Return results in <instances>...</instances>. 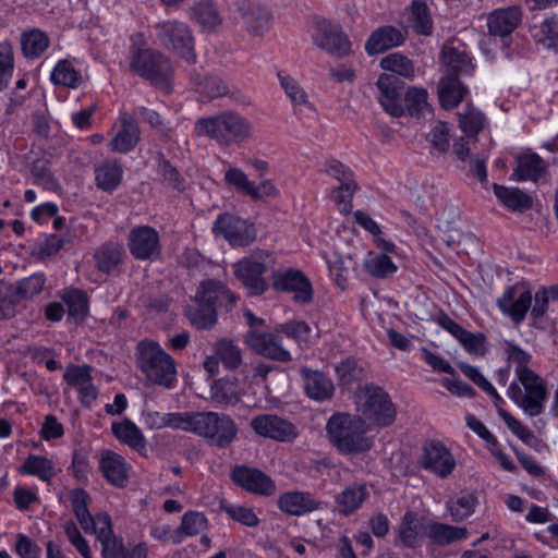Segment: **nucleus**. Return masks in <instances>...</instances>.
<instances>
[{
  "label": "nucleus",
  "instance_id": "nucleus-1",
  "mask_svg": "<svg viewBox=\"0 0 558 558\" xmlns=\"http://www.w3.org/2000/svg\"><path fill=\"white\" fill-rule=\"evenodd\" d=\"M326 430L332 446L343 454L366 452L373 446V439L366 436V425L357 415L336 413L329 417Z\"/></svg>",
  "mask_w": 558,
  "mask_h": 558
},
{
  "label": "nucleus",
  "instance_id": "nucleus-2",
  "mask_svg": "<svg viewBox=\"0 0 558 558\" xmlns=\"http://www.w3.org/2000/svg\"><path fill=\"white\" fill-rule=\"evenodd\" d=\"M194 132L205 136L220 146H229L245 142L252 137L251 122L234 111H223L219 114L198 119Z\"/></svg>",
  "mask_w": 558,
  "mask_h": 558
},
{
  "label": "nucleus",
  "instance_id": "nucleus-3",
  "mask_svg": "<svg viewBox=\"0 0 558 558\" xmlns=\"http://www.w3.org/2000/svg\"><path fill=\"white\" fill-rule=\"evenodd\" d=\"M136 364L148 383L165 389L173 388L177 383V366L159 343L153 340H142L136 345Z\"/></svg>",
  "mask_w": 558,
  "mask_h": 558
},
{
  "label": "nucleus",
  "instance_id": "nucleus-4",
  "mask_svg": "<svg viewBox=\"0 0 558 558\" xmlns=\"http://www.w3.org/2000/svg\"><path fill=\"white\" fill-rule=\"evenodd\" d=\"M128 65L131 73L156 87L170 90L173 68L170 59L160 51L151 48H132Z\"/></svg>",
  "mask_w": 558,
  "mask_h": 558
},
{
  "label": "nucleus",
  "instance_id": "nucleus-5",
  "mask_svg": "<svg viewBox=\"0 0 558 558\" xmlns=\"http://www.w3.org/2000/svg\"><path fill=\"white\" fill-rule=\"evenodd\" d=\"M356 411L368 427L390 426L397 417V408L389 395L378 386H365L356 397Z\"/></svg>",
  "mask_w": 558,
  "mask_h": 558
},
{
  "label": "nucleus",
  "instance_id": "nucleus-6",
  "mask_svg": "<svg viewBox=\"0 0 558 558\" xmlns=\"http://www.w3.org/2000/svg\"><path fill=\"white\" fill-rule=\"evenodd\" d=\"M507 397L529 416H538L544 412L547 399L545 380L535 372L515 377L508 389Z\"/></svg>",
  "mask_w": 558,
  "mask_h": 558
},
{
  "label": "nucleus",
  "instance_id": "nucleus-7",
  "mask_svg": "<svg viewBox=\"0 0 558 558\" xmlns=\"http://www.w3.org/2000/svg\"><path fill=\"white\" fill-rule=\"evenodd\" d=\"M274 257L267 251H255L235 262L232 266L234 277L251 295H260L268 290L264 274L272 268Z\"/></svg>",
  "mask_w": 558,
  "mask_h": 558
},
{
  "label": "nucleus",
  "instance_id": "nucleus-8",
  "mask_svg": "<svg viewBox=\"0 0 558 558\" xmlns=\"http://www.w3.org/2000/svg\"><path fill=\"white\" fill-rule=\"evenodd\" d=\"M239 427L235 421L221 412H199L196 435L209 445L227 448L238 438Z\"/></svg>",
  "mask_w": 558,
  "mask_h": 558
},
{
  "label": "nucleus",
  "instance_id": "nucleus-9",
  "mask_svg": "<svg viewBox=\"0 0 558 558\" xmlns=\"http://www.w3.org/2000/svg\"><path fill=\"white\" fill-rule=\"evenodd\" d=\"M155 32L165 48L172 50L190 63L195 62L194 37L184 22L175 20L161 22L155 25Z\"/></svg>",
  "mask_w": 558,
  "mask_h": 558
},
{
  "label": "nucleus",
  "instance_id": "nucleus-10",
  "mask_svg": "<svg viewBox=\"0 0 558 558\" xmlns=\"http://www.w3.org/2000/svg\"><path fill=\"white\" fill-rule=\"evenodd\" d=\"M313 44L326 52L342 58L351 53V41L340 24L316 17L311 28Z\"/></svg>",
  "mask_w": 558,
  "mask_h": 558
},
{
  "label": "nucleus",
  "instance_id": "nucleus-11",
  "mask_svg": "<svg viewBox=\"0 0 558 558\" xmlns=\"http://www.w3.org/2000/svg\"><path fill=\"white\" fill-rule=\"evenodd\" d=\"M533 295L524 282L506 288L504 293L497 299L496 304L500 312L510 317L515 324H521L532 305Z\"/></svg>",
  "mask_w": 558,
  "mask_h": 558
},
{
  "label": "nucleus",
  "instance_id": "nucleus-12",
  "mask_svg": "<svg viewBox=\"0 0 558 558\" xmlns=\"http://www.w3.org/2000/svg\"><path fill=\"white\" fill-rule=\"evenodd\" d=\"M128 248L136 260H156L161 255L160 236L150 226H136L130 230Z\"/></svg>",
  "mask_w": 558,
  "mask_h": 558
},
{
  "label": "nucleus",
  "instance_id": "nucleus-13",
  "mask_svg": "<svg viewBox=\"0 0 558 558\" xmlns=\"http://www.w3.org/2000/svg\"><path fill=\"white\" fill-rule=\"evenodd\" d=\"M214 231L221 234L231 246H246L256 239L254 225L231 214L219 215Z\"/></svg>",
  "mask_w": 558,
  "mask_h": 558
},
{
  "label": "nucleus",
  "instance_id": "nucleus-14",
  "mask_svg": "<svg viewBox=\"0 0 558 558\" xmlns=\"http://www.w3.org/2000/svg\"><path fill=\"white\" fill-rule=\"evenodd\" d=\"M250 426L259 437L279 442L292 441L298 436L296 427L276 414L256 415L252 417Z\"/></svg>",
  "mask_w": 558,
  "mask_h": 558
},
{
  "label": "nucleus",
  "instance_id": "nucleus-15",
  "mask_svg": "<svg viewBox=\"0 0 558 558\" xmlns=\"http://www.w3.org/2000/svg\"><path fill=\"white\" fill-rule=\"evenodd\" d=\"M272 287L276 291L292 292L296 303L305 304L312 301L313 290L307 277L300 270L288 268L272 272Z\"/></svg>",
  "mask_w": 558,
  "mask_h": 558
},
{
  "label": "nucleus",
  "instance_id": "nucleus-16",
  "mask_svg": "<svg viewBox=\"0 0 558 558\" xmlns=\"http://www.w3.org/2000/svg\"><path fill=\"white\" fill-rule=\"evenodd\" d=\"M63 380L78 393V401L84 408H90L98 398V388L93 384L89 365L70 364L63 373Z\"/></svg>",
  "mask_w": 558,
  "mask_h": 558
},
{
  "label": "nucleus",
  "instance_id": "nucleus-17",
  "mask_svg": "<svg viewBox=\"0 0 558 558\" xmlns=\"http://www.w3.org/2000/svg\"><path fill=\"white\" fill-rule=\"evenodd\" d=\"M225 182L255 201L274 197L278 193L271 181L263 180L256 185L242 169L236 167H231L226 171Z\"/></svg>",
  "mask_w": 558,
  "mask_h": 558
},
{
  "label": "nucleus",
  "instance_id": "nucleus-18",
  "mask_svg": "<svg viewBox=\"0 0 558 558\" xmlns=\"http://www.w3.org/2000/svg\"><path fill=\"white\" fill-rule=\"evenodd\" d=\"M277 506L281 512L288 515L302 517L324 509L326 504L316 499L310 492L290 490L278 497Z\"/></svg>",
  "mask_w": 558,
  "mask_h": 558
},
{
  "label": "nucleus",
  "instance_id": "nucleus-19",
  "mask_svg": "<svg viewBox=\"0 0 558 558\" xmlns=\"http://www.w3.org/2000/svg\"><path fill=\"white\" fill-rule=\"evenodd\" d=\"M246 343L259 355L279 362H290L291 353L283 348L281 339L270 332L250 330L246 333Z\"/></svg>",
  "mask_w": 558,
  "mask_h": 558
},
{
  "label": "nucleus",
  "instance_id": "nucleus-20",
  "mask_svg": "<svg viewBox=\"0 0 558 558\" xmlns=\"http://www.w3.org/2000/svg\"><path fill=\"white\" fill-rule=\"evenodd\" d=\"M232 481L247 492L270 496L276 493L275 482L264 472L248 466H236L231 473Z\"/></svg>",
  "mask_w": 558,
  "mask_h": 558
},
{
  "label": "nucleus",
  "instance_id": "nucleus-21",
  "mask_svg": "<svg viewBox=\"0 0 558 558\" xmlns=\"http://www.w3.org/2000/svg\"><path fill=\"white\" fill-rule=\"evenodd\" d=\"M422 466L439 477L445 478L454 470L456 460L444 445L432 441L424 446Z\"/></svg>",
  "mask_w": 558,
  "mask_h": 558
},
{
  "label": "nucleus",
  "instance_id": "nucleus-22",
  "mask_svg": "<svg viewBox=\"0 0 558 558\" xmlns=\"http://www.w3.org/2000/svg\"><path fill=\"white\" fill-rule=\"evenodd\" d=\"M438 324L441 328L448 331L452 337H454L464 350L477 356H482L485 354V344L486 337L482 332H471L468 331L464 327L459 325L448 315H441L438 318Z\"/></svg>",
  "mask_w": 558,
  "mask_h": 558
},
{
  "label": "nucleus",
  "instance_id": "nucleus-23",
  "mask_svg": "<svg viewBox=\"0 0 558 558\" xmlns=\"http://www.w3.org/2000/svg\"><path fill=\"white\" fill-rule=\"evenodd\" d=\"M427 523L424 517L414 511H407L398 526V539L408 548L421 546L424 537H427Z\"/></svg>",
  "mask_w": 558,
  "mask_h": 558
},
{
  "label": "nucleus",
  "instance_id": "nucleus-24",
  "mask_svg": "<svg viewBox=\"0 0 558 558\" xmlns=\"http://www.w3.org/2000/svg\"><path fill=\"white\" fill-rule=\"evenodd\" d=\"M441 61L448 72L454 75L471 76L475 70L472 58L460 41H451L444 46Z\"/></svg>",
  "mask_w": 558,
  "mask_h": 558
},
{
  "label": "nucleus",
  "instance_id": "nucleus-25",
  "mask_svg": "<svg viewBox=\"0 0 558 558\" xmlns=\"http://www.w3.org/2000/svg\"><path fill=\"white\" fill-rule=\"evenodd\" d=\"M236 296L221 281L215 279L204 280L196 292L195 301L198 305L228 306L235 302Z\"/></svg>",
  "mask_w": 558,
  "mask_h": 558
},
{
  "label": "nucleus",
  "instance_id": "nucleus-26",
  "mask_svg": "<svg viewBox=\"0 0 558 558\" xmlns=\"http://www.w3.org/2000/svg\"><path fill=\"white\" fill-rule=\"evenodd\" d=\"M379 95L378 100L386 112L392 117H401L404 109L401 100L400 82L390 74H381L376 83Z\"/></svg>",
  "mask_w": 558,
  "mask_h": 558
},
{
  "label": "nucleus",
  "instance_id": "nucleus-27",
  "mask_svg": "<svg viewBox=\"0 0 558 558\" xmlns=\"http://www.w3.org/2000/svg\"><path fill=\"white\" fill-rule=\"evenodd\" d=\"M96 522L95 530H90L88 533L95 534L100 542L102 557L120 558L123 554V543L112 531L110 515L105 512L98 513Z\"/></svg>",
  "mask_w": 558,
  "mask_h": 558
},
{
  "label": "nucleus",
  "instance_id": "nucleus-28",
  "mask_svg": "<svg viewBox=\"0 0 558 558\" xmlns=\"http://www.w3.org/2000/svg\"><path fill=\"white\" fill-rule=\"evenodd\" d=\"M300 375L303 381L304 391L308 398L315 401L331 399L335 392V386L332 380L323 372L302 367L300 369Z\"/></svg>",
  "mask_w": 558,
  "mask_h": 558
},
{
  "label": "nucleus",
  "instance_id": "nucleus-29",
  "mask_svg": "<svg viewBox=\"0 0 558 558\" xmlns=\"http://www.w3.org/2000/svg\"><path fill=\"white\" fill-rule=\"evenodd\" d=\"M243 25L252 35H263L269 26L270 14L254 1H242L238 7Z\"/></svg>",
  "mask_w": 558,
  "mask_h": 558
},
{
  "label": "nucleus",
  "instance_id": "nucleus-30",
  "mask_svg": "<svg viewBox=\"0 0 558 558\" xmlns=\"http://www.w3.org/2000/svg\"><path fill=\"white\" fill-rule=\"evenodd\" d=\"M99 469L102 476L111 484L123 487L128 483V463L119 453L105 450L100 454Z\"/></svg>",
  "mask_w": 558,
  "mask_h": 558
},
{
  "label": "nucleus",
  "instance_id": "nucleus-31",
  "mask_svg": "<svg viewBox=\"0 0 558 558\" xmlns=\"http://www.w3.org/2000/svg\"><path fill=\"white\" fill-rule=\"evenodd\" d=\"M404 33L393 26L387 25L374 31L365 44V50L369 56L381 53L403 44Z\"/></svg>",
  "mask_w": 558,
  "mask_h": 558
},
{
  "label": "nucleus",
  "instance_id": "nucleus-32",
  "mask_svg": "<svg viewBox=\"0 0 558 558\" xmlns=\"http://www.w3.org/2000/svg\"><path fill=\"white\" fill-rule=\"evenodd\" d=\"M522 20L519 7H508L493 11L487 20L489 33L495 36H507L512 33Z\"/></svg>",
  "mask_w": 558,
  "mask_h": 558
},
{
  "label": "nucleus",
  "instance_id": "nucleus-33",
  "mask_svg": "<svg viewBox=\"0 0 558 558\" xmlns=\"http://www.w3.org/2000/svg\"><path fill=\"white\" fill-rule=\"evenodd\" d=\"M141 131L134 117L124 113L121 118V130L109 142V148L114 153L131 151L140 142Z\"/></svg>",
  "mask_w": 558,
  "mask_h": 558
},
{
  "label": "nucleus",
  "instance_id": "nucleus-34",
  "mask_svg": "<svg viewBox=\"0 0 558 558\" xmlns=\"http://www.w3.org/2000/svg\"><path fill=\"white\" fill-rule=\"evenodd\" d=\"M483 391H485L489 397H492L495 407L497 408L499 416L502 418L507 427L520 440H522L526 445H531L535 439L533 432L521 423L517 417L511 415L509 412L504 410L502 405L505 404V400L497 392L495 387L489 384Z\"/></svg>",
  "mask_w": 558,
  "mask_h": 558
},
{
  "label": "nucleus",
  "instance_id": "nucleus-35",
  "mask_svg": "<svg viewBox=\"0 0 558 558\" xmlns=\"http://www.w3.org/2000/svg\"><path fill=\"white\" fill-rule=\"evenodd\" d=\"M368 496L365 484L353 483L336 495L335 504L341 514L350 515L361 508Z\"/></svg>",
  "mask_w": 558,
  "mask_h": 558
},
{
  "label": "nucleus",
  "instance_id": "nucleus-36",
  "mask_svg": "<svg viewBox=\"0 0 558 558\" xmlns=\"http://www.w3.org/2000/svg\"><path fill=\"white\" fill-rule=\"evenodd\" d=\"M469 532L464 526L449 525L428 521L427 523V538L429 542L437 546H447L452 543L466 539Z\"/></svg>",
  "mask_w": 558,
  "mask_h": 558
},
{
  "label": "nucleus",
  "instance_id": "nucleus-37",
  "mask_svg": "<svg viewBox=\"0 0 558 558\" xmlns=\"http://www.w3.org/2000/svg\"><path fill=\"white\" fill-rule=\"evenodd\" d=\"M190 17L204 31H216L222 17L213 0H199L190 9Z\"/></svg>",
  "mask_w": 558,
  "mask_h": 558
},
{
  "label": "nucleus",
  "instance_id": "nucleus-38",
  "mask_svg": "<svg viewBox=\"0 0 558 558\" xmlns=\"http://www.w3.org/2000/svg\"><path fill=\"white\" fill-rule=\"evenodd\" d=\"M113 436L122 444L128 445L136 451H143L146 448L145 436L142 430L129 418L111 424Z\"/></svg>",
  "mask_w": 558,
  "mask_h": 558
},
{
  "label": "nucleus",
  "instance_id": "nucleus-39",
  "mask_svg": "<svg viewBox=\"0 0 558 558\" xmlns=\"http://www.w3.org/2000/svg\"><path fill=\"white\" fill-rule=\"evenodd\" d=\"M466 93L468 87L453 75H448L439 81L438 97L445 109L456 108Z\"/></svg>",
  "mask_w": 558,
  "mask_h": 558
},
{
  "label": "nucleus",
  "instance_id": "nucleus-40",
  "mask_svg": "<svg viewBox=\"0 0 558 558\" xmlns=\"http://www.w3.org/2000/svg\"><path fill=\"white\" fill-rule=\"evenodd\" d=\"M61 301L68 307V318L75 324L82 323L88 315V296L84 291L75 288L65 289L61 293Z\"/></svg>",
  "mask_w": 558,
  "mask_h": 558
},
{
  "label": "nucleus",
  "instance_id": "nucleus-41",
  "mask_svg": "<svg viewBox=\"0 0 558 558\" xmlns=\"http://www.w3.org/2000/svg\"><path fill=\"white\" fill-rule=\"evenodd\" d=\"M531 36L537 45L545 49L558 51V16L551 15L530 29Z\"/></svg>",
  "mask_w": 558,
  "mask_h": 558
},
{
  "label": "nucleus",
  "instance_id": "nucleus-42",
  "mask_svg": "<svg viewBox=\"0 0 558 558\" xmlns=\"http://www.w3.org/2000/svg\"><path fill=\"white\" fill-rule=\"evenodd\" d=\"M70 500L74 515L84 532L95 530L97 515L93 517L88 510L89 495L82 488H75L70 493Z\"/></svg>",
  "mask_w": 558,
  "mask_h": 558
},
{
  "label": "nucleus",
  "instance_id": "nucleus-43",
  "mask_svg": "<svg viewBox=\"0 0 558 558\" xmlns=\"http://www.w3.org/2000/svg\"><path fill=\"white\" fill-rule=\"evenodd\" d=\"M546 165L536 154L524 155L518 158L517 168L512 173L515 181L536 182L545 172Z\"/></svg>",
  "mask_w": 558,
  "mask_h": 558
},
{
  "label": "nucleus",
  "instance_id": "nucleus-44",
  "mask_svg": "<svg viewBox=\"0 0 558 558\" xmlns=\"http://www.w3.org/2000/svg\"><path fill=\"white\" fill-rule=\"evenodd\" d=\"M500 347L506 355L509 366H514L515 377L534 372L529 367L532 361V355L519 344L511 340L504 339L500 341Z\"/></svg>",
  "mask_w": 558,
  "mask_h": 558
},
{
  "label": "nucleus",
  "instance_id": "nucleus-45",
  "mask_svg": "<svg viewBox=\"0 0 558 558\" xmlns=\"http://www.w3.org/2000/svg\"><path fill=\"white\" fill-rule=\"evenodd\" d=\"M19 472L37 476L43 482H49L57 474V469L52 460L43 456L31 454L19 468Z\"/></svg>",
  "mask_w": 558,
  "mask_h": 558
},
{
  "label": "nucleus",
  "instance_id": "nucleus-46",
  "mask_svg": "<svg viewBox=\"0 0 558 558\" xmlns=\"http://www.w3.org/2000/svg\"><path fill=\"white\" fill-rule=\"evenodd\" d=\"M123 254L121 245L105 243L94 253L95 266L99 271L109 274L122 262Z\"/></svg>",
  "mask_w": 558,
  "mask_h": 558
},
{
  "label": "nucleus",
  "instance_id": "nucleus-47",
  "mask_svg": "<svg viewBox=\"0 0 558 558\" xmlns=\"http://www.w3.org/2000/svg\"><path fill=\"white\" fill-rule=\"evenodd\" d=\"M49 45L50 39L48 35L38 28H33L21 35V47L25 58H39L47 50Z\"/></svg>",
  "mask_w": 558,
  "mask_h": 558
},
{
  "label": "nucleus",
  "instance_id": "nucleus-48",
  "mask_svg": "<svg viewBox=\"0 0 558 558\" xmlns=\"http://www.w3.org/2000/svg\"><path fill=\"white\" fill-rule=\"evenodd\" d=\"M236 380L220 378L210 386V399L221 405H233L241 398Z\"/></svg>",
  "mask_w": 558,
  "mask_h": 558
},
{
  "label": "nucleus",
  "instance_id": "nucleus-49",
  "mask_svg": "<svg viewBox=\"0 0 558 558\" xmlns=\"http://www.w3.org/2000/svg\"><path fill=\"white\" fill-rule=\"evenodd\" d=\"M52 84L76 89L83 84L82 74L75 70L73 63L63 59L53 68L50 74Z\"/></svg>",
  "mask_w": 558,
  "mask_h": 558
},
{
  "label": "nucleus",
  "instance_id": "nucleus-50",
  "mask_svg": "<svg viewBox=\"0 0 558 558\" xmlns=\"http://www.w3.org/2000/svg\"><path fill=\"white\" fill-rule=\"evenodd\" d=\"M493 189L496 197L511 210L522 211L532 206V198L517 187H506L495 183Z\"/></svg>",
  "mask_w": 558,
  "mask_h": 558
},
{
  "label": "nucleus",
  "instance_id": "nucleus-51",
  "mask_svg": "<svg viewBox=\"0 0 558 558\" xmlns=\"http://www.w3.org/2000/svg\"><path fill=\"white\" fill-rule=\"evenodd\" d=\"M278 80L284 94L291 100L294 106L295 113L303 108L313 109L312 104L308 101V97L304 88L299 84V82L291 77L290 75L278 72Z\"/></svg>",
  "mask_w": 558,
  "mask_h": 558
},
{
  "label": "nucleus",
  "instance_id": "nucleus-52",
  "mask_svg": "<svg viewBox=\"0 0 558 558\" xmlns=\"http://www.w3.org/2000/svg\"><path fill=\"white\" fill-rule=\"evenodd\" d=\"M123 170L117 161H105L95 168L96 184L102 191H113L120 184Z\"/></svg>",
  "mask_w": 558,
  "mask_h": 558
},
{
  "label": "nucleus",
  "instance_id": "nucleus-53",
  "mask_svg": "<svg viewBox=\"0 0 558 558\" xmlns=\"http://www.w3.org/2000/svg\"><path fill=\"white\" fill-rule=\"evenodd\" d=\"M45 282L46 279L43 274H34L17 281L15 284H11L12 298L15 300V304L39 294L44 289Z\"/></svg>",
  "mask_w": 558,
  "mask_h": 558
},
{
  "label": "nucleus",
  "instance_id": "nucleus-54",
  "mask_svg": "<svg viewBox=\"0 0 558 558\" xmlns=\"http://www.w3.org/2000/svg\"><path fill=\"white\" fill-rule=\"evenodd\" d=\"M459 128L468 136H476L487 124L485 114L473 105L459 112Z\"/></svg>",
  "mask_w": 558,
  "mask_h": 558
},
{
  "label": "nucleus",
  "instance_id": "nucleus-55",
  "mask_svg": "<svg viewBox=\"0 0 558 558\" xmlns=\"http://www.w3.org/2000/svg\"><path fill=\"white\" fill-rule=\"evenodd\" d=\"M477 505V498L472 493H462L447 502V509L454 522H461L472 515Z\"/></svg>",
  "mask_w": 558,
  "mask_h": 558
},
{
  "label": "nucleus",
  "instance_id": "nucleus-56",
  "mask_svg": "<svg viewBox=\"0 0 558 558\" xmlns=\"http://www.w3.org/2000/svg\"><path fill=\"white\" fill-rule=\"evenodd\" d=\"M410 12V22L415 32L421 35H429L433 29V22L426 2L423 0H413Z\"/></svg>",
  "mask_w": 558,
  "mask_h": 558
},
{
  "label": "nucleus",
  "instance_id": "nucleus-57",
  "mask_svg": "<svg viewBox=\"0 0 558 558\" xmlns=\"http://www.w3.org/2000/svg\"><path fill=\"white\" fill-rule=\"evenodd\" d=\"M208 520L204 513L197 511H187L183 514L180 525L177 530L180 532V542L187 536H195L207 529Z\"/></svg>",
  "mask_w": 558,
  "mask_h": 558
},
{
  "label": "nucleus",
  "instance_id": "nucleus-58",
  "mask_svg": "<svg viewBox=\"0 0 558 558\" xmlns=\"http://www.w3.org/2000/svg\"><path fill=\"white\" fill-rule=\"evenodd\" d=\"M380 68L405 78H413L415 76L413 62L403 54L397 52L384 57L380 60Z\"/></svg>",
  "mask_w": 558,
  "mask_h": 558
},
{
  "label": "nucleus",
  "instance_id": "nucleus-59",
  "mask_svg": "<svg viewBox=\"0 0 558 558\" xmlns=\"http://www.w3.org/2000/svg\"><path fill=\"white\" fill-rule=\"evenodd\" d=\"M14 51L8 40L0 43V92L7 89L13 77Z\"/></svg>",
  "mask_w": 558,
  "mask_h": 558
},
{
  "label": "nucleus",
  "instance_id": "nucleus-60",
  "mask_svg": "<svg viewBox=\"0 0 558 558\" xmlns=\"http://www.w3.org/2000/svg\"><path fill=\"white\" fill-rule=\"evenodd\" d=\"M364 267L369 275L377 278L390 276L397 270L391 258L385 254L369 253L364 262Z\"/></svg>",
  "mask_w": 558,
  "mask_h": 558
},
{
  "label": "nucleus",
  "instance_id": "nucleus-61",
  "mask_svg": "<svg viewBox=\"0 0 558 558\" xmlns=\"http://www.w3.org/2000/svg\"><path fill=\"white\" fill-rule=\"evenodd\" d=\"M354 220L361 228L369 232L375 238L378 247L386 252H392L395 250V244L392 242L380 238V226L368 214L362 210H356L354 213Z\"/></svg>",
  "mask_w": 558,
  "mask_h": 558
},
{
  "label": "nucleus",
  "instance_id": "nucleus-62",
  "mask_svg": "<svg viewBox=\"0 0 558 558\" xmlns=\"http://www.w3.org/2000/svg\"><path fill=\"white\" fill-rule=\"evenodd\" d=\"M428 94L423 87H410L405 93V102L411 116L421 117L430 111Z\"/></svg>",
  "mask_w": 558,
  "mask_h": 558
},
{
  "label": "nucleus",
  "instance_id": "nucleus-63",
  "mask_svg": "<svg viewBox=\"0 0 558 558\" xmlns=\"http://www.w3.org/2000/svg\"><path fill=\"white\" fill-rule=\"evenodd\" d=\"M157 173L161 177L162 183L173 190L181 191L185 187V180L167 159L159 156L157 160Z\"/></svg>",
  "mask_w": 558,
  "mask_h": 558
},
{
  "label": "nucleus",
  "instance_id": "nucleus-64",
  "mask_svg": "<svg viewBox=\"0 0 558 558\" xmlns=\"http://www.w3.org/2000/svg\"><path fill=\"white\" fill-rule=\"evenodd\" d=\"M215 353L229 369L238 368L242 362L240 349L229 340L218 341L215 347Z\"/></svg>",
  "mask_w": 558,
  "mask_h": 558
}]
</instances>
